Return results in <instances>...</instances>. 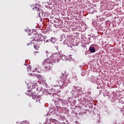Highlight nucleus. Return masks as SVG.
Wrapping results in <instances>:
<instances>
[{
  "label": "nucleus",
  "instance_id": "nucleus-1",
  "mask_svg": "<svg viewBox=\"0 0 124 124\" xmlns=\"http://www.w3.org/2000/svg\"><path fill=\"white\" fill-rule=\"evenodd\" d=\"M60 78L61 79H62L61 80V82L59 83L60 87L62 88L66 87V86H67L69 83V79L67 78V75H66V72L62 73L60 76Z\"/></svg>",
  "mask_w": 124,
  "mask_h": 124
},
{
  "label": "nucleus",
  "instance_id": "nucleus-2",
  "mask_svg": "<svg viewBox=\"0 0 124 124\" xmlns=\"http://www.w3.org/2000/svg\"><path fill=\"white\" fill-rule=\"evenodd\" d=\"M44 65H46L45 69L47 71L50 70L51 68L53 67V61H51L50 59H45L43 62Z\"/></svg>",
  "mask_w": 124,
  "mask_h": 124
},
{
  "label": "nucleus",
  "instance_id": "nucleus-3",
  "mask_svg": "<svg viewBox=\"0 0 124 124\" xmlns=\"http://www.w3.org/2000/svg\"><path fill=\"white\" fill-rule=\"evenodd\" d=\"M40 38L39 37V36L38 35H36V37L35 36L34 37V40H35V41H37V42H38V41H42V39H41V38H43L44 44H46L47 42H51V41H52V40H46V38H44V37L42 36H41Z\"/></svg>",
  "mask_w": 124,
  "mask_h": 124
},
{
  "label": "nucleus",
  "instance_id": "nucleus-4",
  "mask_svg": "<svg viewBox=\"0 0 124 124\" xmlns=\"http://www.w3.org/2000/svg\"><path fill=\"white\" fill-rule=\"evenodd\" d=\"M32 98L35 100L36 102H40V100H41L42 98L40 96H38V95H32Z\"/></svg>",
  "mask_w": 124,
  "mask_h": 124
},
{
  "label": "nucleus",
  "instance_id": "nucleus-5",
  "mask_svg": "<svg viewBox=\"0 0 124 124\" xmlns=\"http://www.w3.org/2000/svg\"><path fill=\"white\" fill-rule=\"evenodd\" d=\"M36 77L38 78L40 82H42L43 81V77L42 76L38 75Z\"/></svg>",
  "mask_w": 124,
  "mask_h": 124
},
{
  "label": "nucleus",
  "instance_id": "nucleus-6",
  "mask_svg": "<svg viewBox=\"0 0 124 124\" xmlns=\"http://www.w3.org/2000/svg\"><path fill=\"white\" fill-rule=\"evenodd\" d=\"M89 50L91 53H94V52H95V48H94V47L93 46H90Z\"/></svg>",
  "mask_w": 124,
  "mask_h": 124
},
{
  "label": "nucleus",
  "instance_id": "nucleus-7",
  "mask_svg": "<svg viewBox=\"0 0 124 124\" xmlns=\"http://www.w3.org/2000/svg\"><path fill=\"white\" fill-rule=\"evenodd\" d=\"M37 45H34V49H35L36 50H38L39 49V45L38 44V43L37 44Z\"/></svg>",
  "mask_w": 124,
  "mask_h": 124
},
{
  "label": "nucleus",
  "instance_id": "nucleus-8",
  "mask_svg": "<svg viewBox=\"0 0 124 124\" xmlns=\"http://www.w3.org/2000/svg\"><path fill=\"white\" fill-rule=\"evenodd\" d=\"M53 55H52L51 57H52L53 58V60H55V61H57L58 59H59V58L60 57V55H58V56H53Z\"/></svg>",
  "mask_w": 124,
  "mask_h": 124
},
{
  "label": "nucleus",
  "instance_id": "nucleus-9",
  "mask_svg": "<svg viewBox=\"0 0 124 124\" xmlns=\"http://www.w3.org/2000/svg\"><path fill=\"white\" fill-rule=\"evenodd\" d=\"M33 87L34 89H36V90H37V88H38V86H37V83H33Z\"/></svg>",
  "mask_w": 124,
  "mask_h": 124
},
{
  "label": "nucleus",
  "instance_id": "nucleus-10",
  "mask_svg": "<svg viewBox=\"0 0 124 124\" xmlns=\"http://www.w3.org/2000/svg\"><path fill=\"white\" fill-rule=\"evenodd\" d=\"M34 9H36V10H37L38 11V10H39V9H38V8H36V7H34L33 10H34Z\"/></svg>",
  "mask_w": 124,
  "mask_h": 124
},
{
  "label": "nucleus",
  "instance_id": "nucleus-11",
  "mask_svg": "<svg viewBox=\"0 0 124 124\" xmlns=\"http://www.w3.org/2000/svg\"><path fill=\"white\" fill-rule=\"evenodd\" d=\"M36 53H38V52H36V51H35V52H34V54H36Z\"/></svg>",
  "mask_w": 124,
  "mask_h": 124
}]
</instances>
